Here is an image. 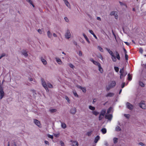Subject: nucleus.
Masks as SVG:
<instances>
[{
    "instance_id": "nucleus-26",
    "label": "nucleus",
    "mask_w": 146,
    "mask_h": 146,
    "mask_svg": "<svg viewBox=\"0 0 146 146\" xmlns=\"http://www.w3.org/2000/svg\"><path fill=\"white\" fill-rule=\"evenodd\" d=\"M106 110H103L100 114L102 115L103 116H104L106 113Z\"/></svg>"
},
{
    "instance_id": "nucleus-60",
    "label": "nucleus",
    "mask_w": 146,
    "mask_h": 146,
    "mask_svg": "<svg viewBox=\"0 0 146 146\" xmlns=\"http://www.w3.org/2000/svg\"><path fill=\"white\" fill-rule=\"evenodd\" d=\"M139 144L141 146H143L144 145V144L142 143V142H140L139 143Z\"/></svg>"
},
{
    "instance_id": "nucleus-57",
    "label": "nucleus",
    "mask_w": 146,
    "mask_h": 146,
    "mask_svg": "<svg viewBox=\"0 0 146 146\" xmlns=\"http://www.w3.org/2000/svg\"><path fill=\"white\" fill-rule=\"evenodd\" d=\"M139 51L140 53L142 54L143 52V50L141 48H140L139 49Z\"/></svg>"
},
{
    "instance_id": "nucleus-29",
    "label": "nucleus",
    "mask_w": 146,
    "mask_h": 146,
    "mask_svg": "<svg viewBox=\"0 0 146 146\" xmlns=\"http://www.w3.org/2000/svg\"><path fill=\"white\" fill-rule=\"evenodd\" d=\"M89 108L92 111H94L95 110V108L91 106H90L89 107Z\"/></svg>"
},
{
    "instance_id": "nucleus-12",
    "label": "nucleus",
    "mask_w": 146,
    "mask_h": 146,
    "mask_svg": "<svg viewBox=\"0 0 146 146\" xmlns=\"http://www.w3.org/2000/svg\"><path fill=\"white\" fill-rule=\"evenodd\" d=\"M76 112V109L75 108H72L70 110V113L73 114H74Z\"/></svg>"
},
{
    "instance_id": "nucleus-47",
    "label": "nucleus",
    "mask_w": 146,
    "mask_h": 146,
    "mask_svg": "<svg viewBox=\"0 0 146 146\" xmlns=\"http://www.w3.org/2000/svg\"><path fill=\"white\" fill-rule=\"evenodd\" d=\"M29 81H31V82L33 81L34 82H35V80L33 78H29Z\"/></svg>"
},
{
    "instance_id": "nucleus-59",
    "label": "nucleus",
    "mask_w": 146,
    "mask_h": 146,
    "mask_svg": "<svg viewBox=\"0 0 146 146\" xmlns=\"http://www.w3.org/2000/svg\"><path fill=\"white\" fill-rule=\"evenodd\" d=\"M125 83H122L121 85V88H123L125 86Z\"/></svg>"
},
{
    "instance_id": "nucleus-2",
    "label": "nucleus",
    "mask_w": 146,
    "mask_h": 146,
    "mask_svg": "<svg viewBox=\"0 0 146 146\" xmlns=\"http://www.w3.org/2000/svg\"><path fill=\"white\" fill-rule=\"evenodd\" d=\"M74 83H71V84H69V86H70L72 88H74V86H75L81 89L83 92L84 93L86 92V88L85 87H82L80 86H78L75 84L74 85Z\"/></svg>"
},
{
    "instance_id": "nucleus-19",
    "label": "nucleus",
    "mask_w": 146,
    "mask_h": 146,
    "mask_svg": "<svg viewBox=\"0 0 146 146\" xmlns=\"http://www.w3.org/2000/svg\"><path fill=\"white\" fill-rule=\"evenodd\" d=\"M98 70L101 73H102L103 72V70L102 67L101 66V65H100L98 66Z\"/></svg>"
},
{
    "instance_id": "nucleus-17",
    "label": "nucleus",
    "mask_w": 146,
    "mask_h": 146,
    "mask_svg": "<svg viewBox=\"0 0 146 146\" xmlns=\"http://www.w3.org/2000/svg\"><path fill=\"white\" fill-rule=\"evenodd\" d=\"M61 127L63 129H65L66 127V125L65 123L61 122Z\"/></svg>"
},
{
    "instance_id": "nucleus-61",
    "label": "nucleus",
    "mask_w": 146,
    "mask_h": 146,
    "mask_svg": "<svg viewBox=\"0 0 146 146\" xmlns=\"http://www.w3.org/2000/svg\"><path fill=\"white\" fill-rule=\"evenodd\" d=\"M53 36L55 37H56L57 36L56 35L55 33H53Z\"/></svg>"
},
{
    "instance_id": "nucleus-3",
    "label": "nucleus",
    "mask_w": 146,
    "mask_h": 146,
    "mask_svg": "<svg viewBox=\"0 0 146 146\" xmlns=\"http://www.w3.org/2000/svg\"><path fill=\"white\" fill-rule=\"evenodd\" d=\"M116 84V82L115 81H112L109 84L108 86L106 87V89L109 90L110 88L113 87Z\"/></svg>"
},
{
    "instance_id": "nucleus-48",
    "label": "nucleus",
    "mask_w": 146,
    "mask_h": 146,
    "mask_svg": "<svg viewBox=\"0 0 146 146\" xmlns=\"http://www.w3.org/2000/svg\"><path fill=\"white\" fill-rule=\"evenodd\" d=\"M103 116H103L101 114H100V115H99V120H101L102 119V118H103Z\"/></svg>"
},
{
    "instance_id": "nucleus-52",
    "label": "nucleus",
    "mask_w": 146,
    "mask_h": 146,
    "mask_svg": "<svg viewBox=\"0 0 146 146\" xmlns=\"http://www.w3.org/2000/svg\"><path fill=\"white\" fill-rule=\"evenodd\" d=\"M60 143L61 146H64V143L62 141H61L60 142Z\"/></svg>"
},
{
    "instance_id": "nucleus-31",
    "label": "nucleus",
    "mask_w": 146,
    "mask_h": 146,
    "mask_svg": "<svg viewBox=\"0 0 146 146\" xmlns=\"http://www.w3.org/2000/svg\"><path fill=\"white\" fill-rule=\"evenodd\" d=\"M6 55V54L5 53H3L1 54L0 56V59H1L2 58L5 56Z\"/></svg>"
},
{
    "instance_id": "nucleus-62",
    "label": "nucleus",
    "mask_w": 146,
    "mask_h": 146,
    "mask_svg": "<svg viewBox=\"0 0 146 146\" xmlns=\"http://www.w3.org/2000/svg\"><path fill=\"white\" fill-rule=\"evenodd\" d=\"M29 3H32V2L31 0H26Z\"/></svg>"
},
{
    "instance_id": "nucleus-50",
    "label": "nucleus",
    "mask_w": 146,
    "mask_h": 146,
    "mask_svg": "<svg viewBox=\"0 0 146 146\" xmlns=\"http://www.w3.org/2000/svg\"><path fill=\"white\" fill-rule=\"evenodd\" d=\"M38 31L40 34H42V31L40 29H38Z\"/></svg>"
},
{
    "instance_id": "nucleus-38",
    "label": "nucleus",
    "mask_w": 146,
    "mask_h": 146,
    "mask_svg": "<svg viewBox=\"0 0 146 146\" xmlns=\"http://www.w3.org/2000/svg\"><path fill=\"white\" fill-rule=\"evenodd\" d=\"M48 86L49 88H52L53 87L52 85L49 83H47V87Z\"/></svg>"
},
{
    "instance_id": "nucleus-4",
    "label": "nucleus",
    "mask_w": 146,
    "mask_h": 146,
    "mask_svg": "<svg viewBox=\"0 0 146 146\" xmlns=\"http://www.w3.org/2000/svg\"><path fill=\"white\" fill-rule=\"evenodd\" d=\"M65 38L67 39H69L71 36V35L70 31L67 29L66 31L65 34Z\"/></svg>"
},
{
    "instance_id": "nucleus-34",
    "label": "nucleus",
    "mask_w": 146,
    "mask_h": 146,
    "mask_svg": "<svg viewBox=\"0 0 146 146\" xmlns=\"http://www.w3.org/2000/svg\"><path fill=\"white\" fill-rule=\"evenodd\" d=\"M118 139L116 138H114L113 139V143H116L117 142Z\"/></svg>"
},
{
    "instance_id": "nucleus-37",
    "label": "nucleus",
    "mask_w": 146,
    "mask_h": 146,
    "mask_svg": "<svg viewBox=\"0 0 146 146\" xmlns=\"http://www.w3.org/2000/svg\"><path fill=\"white\" fill-rule=\"evenodd\" d=\"M114 68L115 70V71L116 72H118L119 71V69L118 67H116V66H115L114 67Z\"/></svg>"
},
{
    "instance_id": "nucleus-33",
    "label": "nucleus",
    "mask_w": 146,
    "mask_h": 146,
    "mask_svg": "<svg viewBox=\"0 0 146 146\" xmlns=\"http://www.w3.org/2000/svg\"><path fill=\"white\" fill-rule=\"evenodd\" d=\"M115 130L117 131H119L121 130V129L119 127L117 126L116 127Z\"/></svg>"
},
{
    "instance_id": "nucleus-63",
    "label": "nucleus",
    "mask_w": 146,
    "mask_h": 146,
    "mask_svg": "<svg viewBox=\"0 0 146 146\" xmlns=\"http://www.w3.org/2000/svg\"><path fill=\"white\" fill-rule=\"evenodd\" d=\"M94 37L96 38V39H98V38L97 37V36H96V35H95L94 34L93 35Z\"/></svg>"
},
{
    "instance_id": "nucleus-15",
    "label": "nucleus",
    "mask_w": 146,
    "mask_h": 146,
    "mask_svg": "<svg viewBox=\"0 0 146 146\" xmlns=\"http://www.w3.org/2000/svg\"><path fill=\"white\" fill-rule=\"evenodd\" d=\"M124 72V68H122V69H121L119 72L120 74V78L121 79H122V76L123 75V73Z\"/></svg>"
},
{
    "instance_id": "nucleus-18",
    "label": "nucleus",
    "mask_w": 146,
    "mask_h": 146,
    "mask_svg": "<svg viewBox=\"0 0 146 146\" xmlns=\"http://www.w3.org/2000/svg\"><path fill=\"white\" fill-rule=\"evenodd\" d=\"M83 35L84 38H85L86 41L88 43H90V42L89 41L88 38L84 34H83Z\"/></svg>"
},
{
    "instance_id": "nucleus-40",
    "label": "nucleus",
    "mask_w": 146,
    "mask_h": 146,
    "mask_svg": "<svg viewBox=\"0 0 146 146\" xmlns=\"http://www.w3.org/2000/svg\"><path fill=\"white\" fill-rule=\"evenodd\" d=\"M98 49L101 52H103V49L100 46H98Z\"/></svg>"
},
{
    "instance_id": "nucleus-22",
    "label": "nucleus",
    "mask_w": 146,
    "mask_h": 146,
    "mask_svg": "<svg viewBox=\"0 0 146 146\" xmlns=\"http://www.w3.org/2000/svg\"><path fill=\"white\" fill-rule=\"evenodd\" d=\"M106 49L108 51L109 53L110 54V55H111V56L114 55L113 53L108 48H106Z\"/></svg>"
},
{
    "instance_id": "nucleus-10",
    "label": "nucleus",
    "mask_w": 146,
    "mask_h": 146,
    "mask_svg": "<svg viewBox=\"0 0 146 146\" xmlns=\"http://www.w3.org/2000/svg\"><path fill=\"white\" fill-rule=\"evenodd\" d=\"M70 142L71 143L72 146H78V143L77 141L70 140Z\"/></svg>"
},
{
    "instance_id": "nucleus-21",
    "label": "nucleus",
    "mask_w": 146,
    "mask_h": 146,
    "mask_svg": "<svg viewBox=\"0 0 146 146\" xmlns=\"http://www.w3.org/2000/svg\"><path fill=\"white\" fill-rule=\"evenodd\" d=\"M100 137L99 136H97L95 138L94 140V142L96 143L100 139Z\"/></svg>"
},
{
    "instance_id": "nucleus-41",
    "label": "nucleus",
    "mask_w": 146,
    "mask_h": 146,
    "mask_svg": "<svg viewBox=\"0 0 146 146\" xmlns=\"http://www.w3.org/2000/svg\"><path fill=\"white\" fill-rule=\"evenodd\" d=\"M139 85L142 87H144L145 85L142 82H139Z\"/></svg>"
},
{
    "instance_id": "nucleus-16",
    "label": "nucleus",
    "mask_w": 146,
    "mask_h": 146,
    "mask_svg": "<svg viewBox=\"0 0 146 146\" xmlns=\"http://www.w3.org/2000/svg\"><path fill=\"white\" fill-rule=\"evenodd\" d=\"M47 35L48 36L49 38H52V34L50 33V31H47Z\"/></svg>"
},
{
    "instance_id": "nucleus-44",
    "label": "nucleus",
    "mask_w": 146,
    "mask_h": 146,
    "mask_svg": "<svg viewBox=\"0 0 146 146\" xmlns=\"http://www.w3.org/2000/svg\"><path fill=\"white\" fill-rule=\"evenodd\" d=\"M78 54L80 56H82V53L81 51H79Z\"/></svg>"
},
{
    "instance_id": "nucleus-9",
    "label": "nucleus",
    "mask_w": 146,
    "mask_h": 146,
    "mask_svg": "<svg viewBox=\"0 0 146 146\" xmlns=\"http://www.w3.org/2000/svg\"><path fill=\"white\" fill-rule=\"evenodd\" d=\"M42 85L43 87L45 88L46 90H48V88L47 87V84L45 81L43 80H42Z\"/></svg>"
},
{
    "instance_id": "nucleus-46",
    "label": "nucleus",
    "mask_w": 146,
    "mask_h": 146,
    "mask_svg": "<svg viewBox=\"0 0 146 146\" xmlns=\"http://www.w3.org/2000/svg\"><path fill=\"white\" fill-rule=\"evenodd\" d=\"M48 137L51 138V139H53V137L52 135H51L50 134L48 135Z\"/></svg>"
},
{
    "instance_id": "nucleus-11",
    "label": "nucleus",
    "mask_w": 146,
    "mask_h": 146,
    "mask_svg": "<svg viewBox=\"0 0 146 146\" xmlns=\"http://www.w3.org/2000/svg\"><path fill=\"white\" fill-rule=\"evenodd\" d=\"M126 106L127 108L130 110H132L133 109V106L129 103H127Z\"/></svg>"
},
{
    "instance_id": "nucleus-7",
    "label": "nucleus",
    "mask_w": 146,
    "mask_h": 146,
    "mask_svg": "<svg viewBox=\"0 0 146 146\" xmlns=\"http://www.w3.org/2000/svg\"><path fill=\"white\" fill-rule=\"evenodd\" d=\"M140 107L143 109H145L146 108V106L145 104L144 101H141L139 104Z\"/></svg>"
},
{
    "instance_id": "nucleus-13",
    "label": "nucleus",
    "mask_w": 146,
    "mask_h": 146,
    "mask_svg": "<svg viewBox=\"0 0 146 146\" xmlns=\"http://www.w3.org/2000/svg\"><path fill=\"white\" fill-rule=\"evenodd\" d=\"M90 60L95 65L97 66H98L100 65V64L98 62L96 61L92 58L90 59Z\"/></svg>"
},
{
    "instance_id": "nucleus-35",
    "label": "nucleus",
    "mask_w": 146,
    "mask_h": 146,
    "mask_svg": "<svg viewBox=\"0 0 146 146\" xmlns=\"http://www.w3.org/2000/svg\"><path fill=\"white\" fill-rule=\"evenodd\" d=\"M65 98L66 100L69 103H70V101L69 98L67 96L65 97Z\"/></svg>"
},
{
    "instance_id": "nucleus-51",
    "label": "nucleus",
    "mask_w": 146,
    "mask_h": 146,
    "mask_svg": "<svg viewBox=\"0 0 146 146\" xmlns=\"http://www.w3.org/2000/svg\"><path fill=\"white\" fill-rule=\"evenodd\" d=\"M91 133H92V132L90 131L88 132L87 134L88 136H90L91 135Z\"/></svg>"
},
{
    "instance_id": "nucleus-28",
    "label": "nucleus",
    "mask_w": 146,
    "mask_h": 146,
    "mask_svg": "<svg viewBox=\"0 0 146 146\" xmlns=\"http://www.w3.org/2000/svg\"><path fill=\"white\" fill-rule=\"evenodd\" d=\"M92 113L95 115H97L99 114V113L96 111H92Z\"/></svg>"
},
{
    "instance_id": "nucleus-45",
    "label": "nucleus",
    "mask_w": 146,
    "mask_h": 146,
    "mask_svg": "<svg viewBox=\"0 0 146 146\" xmlns=\"http://www.w3.org/2000/svg\"><path fill=\"white\" fill-rule=\"evenodd\" d=\"M128 79L130 80H131V76L129 74H128Z\"/></svg>"
},
{
    "instance_id": "nucleus-1",
    "label": "nucleus",
    "mask_w": 146,
    "mask_h": 146,
    "mask_svg": "<svg viewBox=\"0 0 146 146\" xmlns=\"http://www.w3.org/2000/svg\"><path fill=\"white\" fill-rule=\"evenodd\" d=\"M113 111V108L111 107L108 110L107 113L106 115V118L109 120H111L112 117L111 114L109 113L112 112Z\"/></svg>"
},
{
    "instance_id": "nucleus-30",
    "label": "nucleus",
    "mask_w": 146,
    "mask_h": 146,
    "mask_svg": "<svg viewBox=\"0 0 146 146\" xmlns=\"http://www.w3.org/2000/svg\"><path fill=\"white\" fill-rule=\"evenodd\" d=\"M51 112L53 113L56 112V110L55 109H50L49 110Z\"/></svg>"
},
{
    "instance_id": "nucleus-43",
    "label": "nucleus",
    "mask_w": 146,
    "mask_h": 146,
    "mask_svg": "<svg viewBox=\"0 0 146 146\" xmlns=\"http://www.w3.org/2000/svg\"><path fill=\"white\" fill-rule=\"evenodd\" d=\"M124 116L127 119H129L130 117V115L129 114H125Z\"/></svg>"
},
{
    "instance_id": "nucleus-53",
    "label": "nucleus",
    "mask_w": 146,
    "mask_h": 146,
    "mask_svg": "<svg viewBox=\"0 0 146 146\" xmlns=\"http://www.w3.org/2000/svg\"><path fill=\"white\" fill-rule=\"evenodd\" d=\"M64 19L65 20V21L67 22H68L69 21V20L67 17H65L64 18Z\"/></svg>"
},
{
    "instance_id": "nucleus-56",
    "label": "nucleus",
    "mask_w": 146,
    "mask_h": 146,
    "mask_svg": "<svg viewBox=\"0 0 146 146\" xmlns=\"http://www.w3.org/2000/svg\"><path fill=\"white\" fill-rule=\"evenodd\" d=\"M127 74V73L126 72H124L123 73V75L122 76V78L125 76Z\"/></svg>"
},
{
    "instance_id": "nucleus-20",
    "label": "nucleus",
    "mask_w": 146,
    "mask_h": 146,
    "mask_svg": "<svg viewBox=\"0 0 146 146\" xmlns=\"http://www.w3.org/2000/svg\"><path fill=\"white\" fill-rule=\"evenodd\" d=\"M41 60L42 63L44 65H46L47 64V62L45 59L42 58L41 59Z\"/></svg>"
},
{
    "instance_id": "nucleus-14",
    "label": "nucleus",
    "mask_w": 146,
    "mask_h": 146,
    "mask_svg": "<svg viewBox=\"0 0 146 146\" xmlns=\"http://www.w3.org/2000/svg\"><path fill=\"white\" fill-rule=\"evenodd\" d=\"M66 5L69 8H70V5L67 0H63Z\"/></svg>"
},
{
    "instance_id": "nucleus-27",
    "label": "nucleus",
    "mask_w": 146,
    "mask_h": 146,
    "mask_svg": "<svg viewBox=\"0 0 146 146\" xmlns=\"http://www.w3.org/2000/svg\"><path fill=\"white\" fill-rule=\"evenodd\" d=\"M101 131L103 134L106 133L107 131L106 129L105 128L102 129Z\"/></svg>"
},
{
    "instance_id": "nucleus-32",
    "label": "nucleus",
    "mask_w": 146,
    "mask_h": 146,
    "mask_svg": "<svg viewBox=\"0 0 146 146\" xmlns=\"http://www.w3.org/2000/svg\"><path fill=\"white\" fill-rule=\"evenodd\" d=\"M60 135V133L59 132L57 133H54V136H55V137H58Z\"/></svg>"
},
{
    "instance_id": "nucleus-39",
    "label": "nucleus",
    "mask_w": 146,
    "mask_h": 146,
    "mask_svg": "<svg viewBox=\"0 0 146 146\" xmlns=\"http://www.w3.org/2000/svg\"><path fill=\"white\" fill-rule=\"evenodd\" d=\"M69 65L70 68H72L73 69H74L75 67L72 64H70Z\"/></svg>"
},
{
    "instance_id": "nucleus-24",
    "label": "nucleus",
    "mask_w": 146,
    "mask_h": 146,
    "mask_svg": "<svg viewBox=\"0 0 146 146\" xmlns=\"http://www.w3.org/2000/svg\"><path fill=\"white\" fill-rule=\"evenodd\" d=\"M22 53L25 56L27 57L28 56V55L27 54V52L25 50H23L22 51Z\"/></svg>"
},
{
    "instance_id": "nucleus-64",
    "label": "nucleus",
    "mask_w": 146,
    "mask_h": 146,
    "mask_svg": "<svg viewBox=\"0 0 146 146\" xmlns=\"http://www.w3.org/2000/svg\"><path fill=\"white\" fill-rule=\"evenodd\" d=\"M97 19L98 20H99L100 21L101 20V19L100 18V17H97Z\"/></svg>"
},
{
    "instance_id": "nucleus-8",
    "label": "nucleus",
    "mask_w": 146,
    "mask_h": 146,
    "mask_svg": "<svg viewBox=\"0 0 146 146\" xmlns=\"http://www.w3.org/2000/svg\"><path fill=\"white\" fill-rule=\"evenodd\" d=\"M55 59L56 62L58 64L61 65L63 64V62L59 58L56 57L55 58Z\"/></svg>"
},
{
    "instance_id": "nucleus-5",
    "label": "nucleus",
    "mask_w": 146,
    "mask_h": 146,
    "mask_svg": "<svg viewBox=\"0 0 146 146\" xmlns=\"http://www.w3.org/2000/svg\"><path fill=\"white\" fill-rule=\"evenodd\" d=\"M34 122L39 127H41V125L40 122L37 120L36 119H34Z\"/></svg>"
},
{
    "instance_id": "nucleus-42",
    "label": "nucleus",
    "mask_w": 146,
    "mask_h": 146,
    "mask_svg": "<svg viewBox=\"0 0 146 146\" xmlns=\"http://www.w3.org/2000/svg\"><path fill=\"white\" fill-rule=\"evenodd\" d=\"M73 94L74 96L76 97H78V95L77 94L76 92L74 91L73 92Z\"/></svg>"
},
{
    "instance_id": "nucleus-6",
    "label": "nucleus",
    "mask_w": 146,
    "mask_h": 146,
    "mask_svg": "<svg viewBox=\"0 0 146 146\" xmlns=\"http://www.w3.org/2000/svg\"><path fill=\"white\" fill-rule=\"evenodd\" d=\"M111 15H114L116 19H117L118 16L117 15V12L116 11H113L110 13Z\"/></svg>"
},
{
    "instance_id": "nucleus-58",
    "label": "nucleus",
    "mask_w": 146,
    "mask_h": 146,
    "mask_svg": "<svg viewBox=\"0 0 146 146\" xmlns=\"http://www.w3.org/2000/svg\"><path fill=\"white\" fill-rule=\"evenodd\" d=\"M44 143L46 145H49V143L47 141H46V140L45 141Z\"/></svg>"
},
{
    "instance_id": "nucleus-54",
    "label": "nucleus",
    "mask_w": 146,
    "mask_h": 146,
    "mask_svg": "<svg viewBox=\"0 0 146 146\" xmlns=\"http://www.w3.org/2000/svg\"><path fill=\"white\" fill-rule=\"evenodd\" d=\"M125 59L127 60L128 59V56L127 54L126 53L125 54Z\"/></svg>"
},
{
    "instance_id": "nucleus-49",
    "label": "nucleus",
    "mask_w": 146,
    "mask_h": 146,
    "mask_svg": "<svg viewBox=\"0 0 146 146\" xmlns=\"http://www.w3.org/2000/svg\"><path fill=\"white\" fill-rule=\"evenodd\" d=\"M98 57L101 59L102 60H103V58L101 54H100L98 56Z\"/></svg>"
},
{
    "instance_id": "nucleus-25",
    "label": "nucleus",
    "mask_w": 146,
    "mask_h": 146,
    "mask_svg": "<svg viewBox=\"0 0 146 146\" xmlns=\"http://www.w3.org/2000/svg\"><path fill=\"white\" fill-rule=\"evenodd\" d=\"M111 59L114 62H115L116 61V59L115 56H114V54L111 56Z\"/></svg>"
},
{
    "instance_id": "nucleus-36",
    "label": "nucleus",
    "mask_w": 146,
    "mask_h": 146,
    "mask_svg": "<svg viewBox=\"0 0 146 146\" xmlns=\"http://www.w3.org/2000/svg\"><path fill=\"white\" fill-rule=\"evenodd\" d=\"M116 57L117 59L118 60H120V57L119 55V54L117 52H116Z\"/></svg>"
},
{
    "instance_id": "nucleus-23",
    "label": "nucleus",
    "mask_w": 146,
    "mask_h": 146,
    "mask_svg": "<svg viewBox=\"0 0 146 146\" xmlns=\"http://www.w3.org/2000/svg\"><path fill=\"white\" fill-rule=\"evenodd\" d=\"M114 95V94L112 93H108L106 95V97H112Z\"/></svg>"
},
{
    "instance_id": "nucleus-55",
    "label": "nucleus",
    "mask_w": 146,
    "mask_h": 146,
    "mask_svg": "<svg viewBox=\"0 0 146 146\" xmlns=\"http://www.w3.org/2000/svg\"><path fill=\"white\" fill-rule=\"evenodd\" d=\"M89 31L91 34L93 35L94 34L93 31L92 30H89Z\"/></svg>"
}]
</instances>
